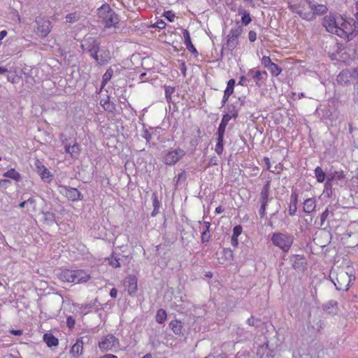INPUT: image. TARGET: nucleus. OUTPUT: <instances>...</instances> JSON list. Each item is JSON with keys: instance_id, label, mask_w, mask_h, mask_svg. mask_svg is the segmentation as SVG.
<instances>
[{"instance_id": "nucleus-1", "label": "nucleus", "mask_w": 358, "mask_h": 358, "mask_svg": "<svg viewBox=\"0 0 358 358\" xmlns=\"http://www.w3.org/2000/svg\"><path fill=\"white\" fill-rule=\"evenodd\" d=\"M326 31L335 34L345 41H350L358 34V26L353 19L343 17L341 15L329 14L322 19Z\"/></svg>"}, {"instance_id": "nucleus-2", "label": "nucleus", "mask_w": 358, "mask_h": 358, "mask_svg": "<svg viewBox=\"0 0 358 358\" xmlns=\"http://www.w3.org/2000/svg\"><path fill=\"white\" fill-rule=\"evenodd\" d=\"M288 8L292 13L308 21L313 20L328 10L325 5L315 4L313 0H288Z\"/></svg>"}, {"instance_id": "nucleus-3", "label": "nucleus", "mask_w": 358, "mask_h": 358, "mask_svg": "<svg viewBox=\"0 0 358 358\" xmlns=\"http://www.w3.org/2000/svg\"><path fill=\"white\" fill-rule=\"evenodd\" d=\"M99 21L104 26V28H115L117 27L120 19L118 15L108 4H103L97 10Z\"/></svg>"}, {"instance_id": "nucleus-4", "label": "nucleus", "mask_w": 358, "mask_h": 358, "mask_svg": "<svg viewBox=\"0 0 358 358\" xmlns=\"http://www.w3.org/2000/svg\"><path fill=\"white\" fill-rule=\"evenodd\" d=\"M271 241L275 246L287 252L293 244L294 237L285 233H274L271 236Z\"/></svg>"}, {"instance_id": "nucleus-5", "label": "nucleus", "mask_w": 358, "mask_h": 358, "mask_svg": "<svg viewBox=\"0 0 358 358\" xmlns=\"http://www.w3.org/2000/svg\"><path fill=\"white\" fill-rule=\"evenodd\" d=\"M243 32L241 27L232 28L226 38V42L223 45V50H227L232 52L236 50L239 44L238 38Z\"/></svg>"}, {"instance_id": "nucleus-6", "label": "nucleus", "mask_w": 358, "mask_h": 358, "mask_svg": "<svg viewBox=\"0 0 358 358\" xmlns=\"http://www.w3.org/2000/svg\"><path fill=\"white\" fill-rule=\"evenodd\" d=\"M35 33L40 38H45L52 31V23L46 16L39 15L35 19Z\"/></svg>"}, {"instance_id": "nucleus-7", "label": "nucleus", "mask_w": 358, "mask_h": 358, "mask_svg": "<svg viewBox=\"0 0 358 358\" xmlns=\"http://www.w3.org/2000/svg\"><path fill=\"white\" fill-rule=\"evenodd\" d=\"M185 155V150L179 148L173 150H169L167 152H166L164 156V162L165 164L169 166L175 165Z\"/></svg>"}, {"instance_id": "nucleus-8", "label": "nucleus", "mask_w": 358, "mask_h": 358, "mask_svg": "<svg viewBox=\"0 0 358 358\" xmlns=\"http://www.w3.org/2000/svg\"><path fill=\"white\" fill-rule=\"evenodd\" d=\"M60 140L64 145L65 152L69 154L71 158L78 159L81 152V148L78 142L75 140L73 145L69 144L66 137L63 134L61 135Z\"/></svg>"}, {"instance_id": "nucleus-9", "label": "nucleus", "mask_w": 358, "mask_h": 358, "mask_svg": "<svg viewBox=\"0 0 358 358\" xmlns=\"http://www.w3.org/2000/svg\"><path fill=\"white\" fill-rule=\"evenodd\" d=\"M120 342L118 338L112 334L106 335L101 341L99 343V347L102 352L112 350L118 348Z\"/></svg>"}, {"instance_id": "nucleus-10", "label": "nucleus", "mask_w": 358, "mask_h": 358, "mask_svg": "<svg viewBox=\"0 0 358 358\" xmlns=\"http://www.w3.org/2000/svg\"><path fill=\"white\" fill-rule=\"evenodd\" d=\"M59 192L69 200L76 201L83 199L82 194L76 189L68 186H60Z\"/></svg>"}, {"instance_id": "nucleus-11", "label": "nucleus", "mask_w": 358, "mask_h": 358, "mask_svg": "<svg viewBox=\"0 0 358 358\" xmlns=\"http://www.w3.org/2000/svg\"><path fill=\"white\" fill-rule=\"evenodd\" d=\"M238 115V110H236L234 107L232 110H229V113L224 114L222 116L221 122L219 125L217 134H222L224 135L227 126L229 122L232 119H236Z\"/></svg>"}, {"instance_id": "nucleus-12", "label": "nucleus", "mask_w": 358, "mask_h": 358, "mask_svg": "<svg viewBox=\"0 0 358 358\" xmlns=\"http://www.w3.org/2000/svg\"><path fill=\"white\" fill-rule=\"evenodd\" d=\"M34 165L43 180L50 182L52 180L53 176L38 159L35 160Z\"/></svg>"}, {"instance_id": "nucleus-13", "label": "nucleus", "mask_w": 358, "mask_h": 358, "mask_svg": "<svg viewBox=\"0 0 358 358\" xmlns=\"http://www.w3.org/2000/svg\"><path fill=\"white\" fill-rule=\"evenodd\" d=\"M84 46L87 47L88 52L92 57L99 52L100 43L94 38L90 37L85 39L84 44L82 45V47Z\"/></svg>"}, {"instance_id": "nucleus-14", "label": "nucleus", "mask_w": 358, "mask_h": 358, "mask_svg": "<svg viewBox=\"0 0 358 358\" xmlns=\"http://www.w3.org/2000/svg\"><path fill=\"white\" fill-rule=\"evenodd\" d=\"M335 285L338 289H348L350 282V276L347 273L341 272L337 275Z\"/></svg>"}, {"instance_id": "nucleus-15", "label": "nucleus", "mask_w": 358, "mask_h": 358, "mask_svg": "<svg viewBox=\"0 0 358 358\" xmlns=\"http://www.w3.org/2000/svg\"><path fill=\"white\" fill-rule=\"evenodd\" d=\"M128 294L132 295L137 291V278L134 275H129L124 280Z\"/></svg>"}, {"instance_id": "nucleus-16", "label": "nucleus", "mask_w": 358, "mask_h": 358, "mask_svg": "<svg viewBox=\"0 0 358 358\" xmlns=\"http://www.w3.org/2000/svg\"><path fill=\"white\" fill-rule=\"evenodd\" d=\"M93 58L99 65H104L109 62L111 59L110 52L108 50H102L94 55Z\"/></svg>"}, {"instance_id": "nucleus-17", "label": "nucleus", "mask_w": 358, "mask_h": 358, "mask_svg": "<svg viewBox=\"0 0 358 358\" xmlns=\"http://www.w3.org/2000/svg\"><path fill=\"white\" fill-rule=\"evenodd\" d=\"M74 270L64 269L59 274V279L62 282L75 283V278H73Z\"/></svg>"}, {"instance_id": "nucleus-18", "label": "nucleus", "mask_w": 358, "mask_h": 358, "mask_svg": "<svg viewBox=\"0 0 358 358\" xmlns=\"http://www.w3.org/2000/svg\"><path fill=\"white\" fill-rule=\"evenodd\" d=\"M83 350V341L82 338L76 340L75 344L73 345L70 350L71 355L74 357H78L82 355Z\"/></svg>"}, {"instance_id": "nucleus-19", "label": "nucleus", "mask_w": 358, "mask_h": 358, "mask_svg": "<svg viewBox=\"0 0 358 358\" xmlns=\"http://www.w3.org/2000/svg\"><path fill=\"white\" fill-rule=\"evenodd\" d=\"M73 278L76 281L75 284L86 282L90 279V275L84 270H74Z\"/></svg>"}, {"instance_id": "nucleus-20", "label": "nucleus", "mask_w": 358, "mask_h": 358, "mask_svg": "<svg viewBox=\"0 0 358 358\" xmlns=\"http://www.w3.org/2000/svg\"><path fill=\"white\" fill-rule=\"evenodd\" d=\"M335 209L336 207L334 205H329L326 208L320 216L321 226L324 225V222L329 218L334 217Z\"/></svg>"}, {"instance_id": "nucleus-21", "label": "nucleus", "mask_w": 358, "mask_h": 358, "mask_svg": "<svg viewBox=\"0 0 358 358\" xmlns=\"http://www.w3.org/2000/svg\"><path fill=\"white\" fill-rule=\"evenodd\" d=\"M316 208V199L315 198L306 199L303 205V211L306 213H310L315 210Z\"/></svg>"}, {"instance_id": "nucleus-22", "label": "nucleus", "mask_w": 358, "mask_h": 358, "mask_svg": "<svg viewBox=\"0 0 358 358\" xmlns=\"http://www.w3.org/2000/svg\"><path fill=\"white\" fill-rule=\"evenodd\" d=\"M43 341L46 345L51 347H56L59 345V340L52 334H45L43 335Z\"/></svg>"}, {"instance_id": "nucleus-23", "label": "nucleus", "mask_w": 358, "mask_h": 358, "mask_svg": "<svg viewBox=\"0 0 358 358\" xmlns=\"http://www.w3.org/2000/svg\"><path fill=\"white\" fill-rule=\"evenodd\" d=\"M270 188L271 181L268 180L263 187L260 193L261 202L268 203Z\"/></svg>"}, {"instance_id": "nucleus-24", "label": "nucleus", "mask_w": 358, "mask_h": 358, "mask_svg": "<svg viewBox=\"0 0 358 358\" xmlns=\"http://www.w3.org/2000/svg\"><path fill=\"white\" fill-rule=\"evenodd\" d=\"M170 328L176 335H180L182 330V324L181 321L178 320H172L169 324Z\"/></svg>"}, {"instance_id": "nucleus-25", "label": "nucleus", "mask_w": 358, "mask_h": 358, "mask_svg": "<svg viewBox=\"0 0 358 358\" xmlns=\"http://www.w3.org/2000/svg\"><path fill=\"white\" fill-rule=\"evenodd\" d=\"M224 135L217 134V143L215 148V151L218 155H221L224 151Z\"/></svg>"}, {"instance_id": "nucleus-26", "label": "nucleus", "mask_w": 358, "mask_h": 358, "mask_svg": "<svg viewBox=\"0 0 358 358\" xmlns=\"http://www.w3.org/2000/svg\"><path fill=\"white\" fill-rule=\"evenodd\" d=\"M3 176L19 181L21 178L20 174L14 169H10L3 173Z\"/></svg>"}, {"instance_id": "nucleus-27", "label": "nucleus", "mask_w": 358, "mask_h": 358, "mask_svg": "<svg viewBox=\"0 0 358 358\" xmlns=\"http://www.w3.org/2000/svg\"><path fill=\"white\" fill-rule=\"evenodd\" d=\"M156 322L159 324L164 323L167 317V314L165 310L160 308L157 310L156 314Z\"/></svg>"}, {"instance_id": "nucleus-28", "label": "nucleus", "mask_w": 358, "mask_h": 358, "mask_svg": "<svg viewBox=\"0 0 358 358\" xmlns=\"http://www.w3.org/2000/svg\"><path fill=\"white\" fill-rule=\"evenodd\" d=\"M113 75V70L111 68H109L106 70V73L103 74L101 81V87H104L108 82L111 79Z\"/></svg>"}, {"instance_id": "nucleus-29", "label": "nucleus", "mask_w": 358, "mask_h": 358, "mask_svg": "<svg viewBox=\"0 0 358 358\" xmlns=\"http://www.w3.org/2000/svg\"><path fill=\"white\" fill-rule=\"evenodd\" d=\"M315 175L318 182H323L325 180L326 174L320 166H317L315 169Z\"/></svg>"}, {"instance_id": "nucleus-30", "label": "nucleus", "mask_w": 358, "mask_h": 358, "mask_svg": "<svg viewBox=\"0 0 358 358\" xmlns=\"http://www.w3.org/2000/svg\"><path fill=\"white\" fill-rule=\"evenodd\" d=\"M268 70L273 76H278L282 71V69L275 63H273L271 66L268 69Z\"/></svg>"}, {"instance_id": "nucleus-31", "label": "nucleus", "mask_w": 358, "mask_h": 358, "mask_svg": "<svg viewBox=\"0 0 358 358\" xmlns=\"http://www.w3.org/2000/svg\"><path fill=\"white\" fill-rule=\"evenodd\" d=\"M175 92V87L171 86H166L165 87V96L166 99V101L170 103L172 101V94Z\"/></svg>"}, {"instance_id": "nucleus-32", "label": "nucleus", "mask_w": 358, "mask_h": 358, "mask_svg": "<svg viewBox=\"0 0 358 358\" xmlns=\"http://www.w3.org/2000/svg\"><path fill=\"white\" fill-rule=\"evenodd\" d=\"M235 84H236L235 80L230 79L227 83V86L224 92L227 93V94L231 95L234 93Z\"/></svg>"}, {"instance_id": "nucleus-33", "label": "nucleus", "mask_w": 358, "mask_h": 358, "mask_svg": "<svg viewBox=\"0 0 358 358\" xmlns=\"http://www.w3.org/2000/svg\"><path fill=\"white\" fill-rule=\"evenodd\" d=\"M241 14H242V17H241L242 24H244L245 26L249 24L252 21V19L250 17L249 12L244 10L241 13Z\"/></svg>"}, {"instance_id": "nucleus-34", "label": "nucleus", "mask_w": 358, "mask_h": 358, "mask_svg": "<svg viewBox=\"0 0 358 358\" xmlns=\"http://www.w3.org/2000/svg\"><path fill=\"white\" fill-rule=\"evenodd\" d=\"M261 64L262 65L266 68V69H268L269 67L271 66V65L273 64V62L271 61V58L269 56H265L264 55L262 58H261Z\"/></svg>"}, {"instance_id": "nucleus-35", "label": "nucleus", "mask_w": 358, "mask_h": 358, "mask_svg": "<svg viewBox=\"0 0 358 358\" xmlns=\"http://www.w3.org/2000/svg\"><path fill=\"white\" fill-rule=\"evenodd\" d=\"M264 76L265 77L267 76L266 71H256L255 72V75L253 76V78L255 80V83L257 85H259V82L262 79V76Z\"/></svg>"}, {"instance_id": "nucleus-36", "label": "nucleus", "mask_w": 358, "mask_h": 358, "mask_svg": "<svg viewBox=\"0 0 358 358\" xmlns=\"http://www.w3.org/2000/svg\"><path fill=\"white\" fill-rule=\"evenodd\" d=\"M65 18L67 22L73 23L78 20L79 16L77 13L74 12L66 15Z\"/></svg>"}, {"instance_id": "nucleus-37", "label": "nucleus", "mask_w": 358, "mask_h": 358, "mask_svg": "<svg viewBox=\"0 0 358 358\" xmlns=\"http://www.w3.org/2000/svg\"><path fill=\"white\" fill-rule=\"evenodd\" d=\"M101 104L106 110H108L109 112H113V110L115 109L114 104L110 103L108 99L105 101L103 103L102 101H101Z\"/></svg>"}, {"instance_id": "nucleus-38", "label": "nucleus", "mask_w": 358, "mask_h": 358, "mask_svg": "<svg viewBox=\"0 0 358 358\" xmlns=\"http://www.w3.org/2000/svg\"><path fill=\"white\" fill-rule=\"evenodd\" d=\"M163 15L171 22H173L176 18L175 13L171 10L165 11Z\"/></svg>"}, {"instance_id": "nucleus-39", "label": "nucleus", "mask_w": 358, "mask_h": 358, "mask_svg": "<svg viewBox=\"0 0 358 358\" xmlns=\"http://www.w3.org/2000/svg\"><path fill=\"white\" fill-rule=\"evenodd\" d=\"M184 44L185 45L186 48L187 49V50L189 52H192V54H195V55L198 54V52H197L196 48L192 44V41L187 42V43H184Z\"/></svg>"}, {"instance_id": "nucleus-40", "label": "nucleus", "mask_w": 358, "mask_h": 358, "mask_svg": "<svg viewBox=\"0 0 358 358\" xmlns=\"http://www.w3.org/2000/svg\"><path fill=\"white\" fill-rule=\"evenodd\" d=\"M119 260L120 259L115 257H111L109 264L114 268H119L120 267V263Z\"/></svg>"}, {"instance_id": "nucleus-41", "label": "nucleus", "mask_w": 358, "mask_h": 358, "mask_svg": "<svg viewBox=\"0 0 358 358\" xmlns=\"http://www.w3.org/2000/svg\"><path fill=\"white\" fill-rule=\"evenodd\" d=\"M210 238V231L208 229H206L201 234V241L202 243H207L208 242L209 239Z\"/></svg>"}, {"instance_id": "nucleus-42", "label": "nucleus", "mask_w": 358, "mask_h": 358, "mask_svg": "<svg viewBox=\"0 0 358 358\" xmlns=\"http://www.w3.org/2000/svg\"><path fill=\"white\" fill-rule=\"evenodd\" d=\"M242 232V227L241 225L235 226L233 229L232 236L234 238H238Z\"/></svg>"}, {"instance_id": "nucleus-43", "label": "nucleus", "mask_w": 358, "mask_h": 358, "mask_svg": "<svg viewBox=\"0 0 358 358\" xmlns=\"http://www.w3.org/2000/svg\"><path fill=\"white\" fill-rule=\"evenodd\" d=\"M154 27H157L159 29H163L166 27V23L162 20H158L153 25Z\"/></svg>"}, {"instance_id": "nucleus-44", "label": "nucleus", "mask_w": 358, "mask_h": 358, "mask_svg": "<svg viewBox=\"0 0 358 358\" xmlns=\"http://www.w3.org/2000/svg\"><path fill=\"white\" fill-rule=\"evenodd\" d=\"M76 322L72 316H69L66 318V325L70 329L73 328L75 326Z\"/></svg>"}, {"instance_id": "nucleus-45", "label": "nucleus", "mask_w": 358, "mask_h": 358, "mask_svg": "<svg viewBox=\"0 0 358 358\" xmlns=\"http://www.w3.org/2000/svg\"><path fill=\"white\" fill-rule=\"evenodd\" d=\"M182 34H183V37H184V43L192 41L191 38H190V34L187 29L183 30Z\"/></svg>"}, {"instance_id": "nucleus-46", "label": "nucleus", "mask_w": 358, "mask_h": 358, "mask_svg": "<svg viewBox=\"0 0 358 358\" xmlns=\"http://www.w3.org/2000/svg\"><path fill=\"white\" fill-rule=\"evenodd\" d=\"M153 196H154L153 200H152L153 206L155 208V210H157L159 208V201L158 200L157 196L155 195V194H154Z\"/></svg>"}, {"instance_id": "nucleus-47", "label": "nucleus", "mask_w": 358, "mask_h": 358, "mask_svg": "<svg viewBox=\"0 0 358 358\" xmlns=\"http://www.w3.org/2000/svg\"><path fill=\"white\" fill-rule=\"evenodd\" d=\"M248 38L251 42H254L257 39V34L254 31H250L248 33Z\"/></svg>"}, {"instance_id": "nucleus-48", "label": "nucleus", "mask_w": 358, "mask_h": 358, "mask_svg": "<svg viewBox=\"0 0 358 358\" xmlns=\"http://www.w3.org/2000/svg\"><path fill=\"white\" fill-rule=\"evenodd\" d=\"M261 203H262V204H261V208L259 210V213L262 217H264L265 215L266 207L268 203H264V202H261Z\"/></svg>"}, {"instance_id": "nucleus-49", "label": "nucleus", "mask_w": 358, "mask_h": 358, "mask_svg": "<svg viewBox=\"0 0 358 358\" xmlns=\"http://www.w3.org/2000/svg\"><path fill=\"white\" fill-rule=\"evenodd\" d=\"M297 207L295 205L291 204L289 207V213L290 215L293 216L295 215L296 212Z\"/></svg>"}, {"instance_id": "nucleus-50", "label": "nucleus", "mask_w": 358, "mask_h": 358, "mask_svg": "<svg viewBox=\"0 0 358 358\" xmlns=\"http://www.w3.org/2000/svg\"><path fill=\"white\" fill-rule=\"evenodd\" d=\"M231 94H227V93L224 92V96L222 100V106H224L227 102L229 101V99L230 97Z\"/></svg>"}, {"instance_id": "nucleus-51", "label": "nucleus", "mask_w": 358, "mask_h": 358, "mask_svg": "<svg viewBox=\"0 0 358 358\" xmlns=\"http://www.w3.org/2000/svg\"><path fill=\"white\" fill-rule=\"evenodd\" d=\"M264 161L266 165V169L270 170L271 165V162H270L269 158L268 157H264Z\"/></svg>"}, {"instance_id": "nucleus-52", "label": "nucleus", "mask_w": 358, "mask_h": 358, "mask_svg": "<svg viewBox=\"0 0 358 358\" xmlns=\"http://www.w3.org/2000/svg\"><path fill=\"white\" fill-rule=\"evenodd\" d=\"M291 199H292V204L297 206V202H298L297 195L296 194H292L291 196Z\"/></svg>"}, {"instance_id": "nucleus-53", "label": "nucleus", "mask_w": 358, "mask_h": 358, "mask_svg": "<svg viewBox=\"0 0 358 358\" xmlns=\"http://www.w3.org/2000/svg\"><path fill=\"white\" fill-rule=\"evenodd\" d=\"M110 296L112 298H116L117 296V290L115 288H112L110 292Z\"/></svg>"}, {"instance_id": "nucleus-54", "label": "nucleus", "mask_w": 358, "mask_h": 358, "mask_svg": "<svg viewBox=\"0 0 358 358\" xmlns=\"http://www.w3.org/2000/svg\"><path fill=\"white\" fill-rule=\"evenodd\" d=\"M223 252L225 256L232 257H233V252L229 249H224Z\"/></svg>"}, {"instance_id": "nucleus-55", "label": "nucleus", "mask_w": 358, "mask_h": 358, "mask_svg": "<svg viewBox=\"0 0 358 358\" xmlns=\"http://www.w3.org/2000/svg\"><path fill=\"white\" fill-rule=\"evenodd\" d=\"M10 333L15 336H21L22 334V331L20 330V329H17V330L13 329L10 331Z\"/></svg>"}, {"instance_id": "nucleus-56", "label": "nucleus", "mask_w": 358, "mask_h": 358, "mask_svg": "<svg viewBox=\"0 0 358 358\" xmlns=\"http://www.w3.org/2000/svg\"><path fill=\"white\" fill-rule=\"evenodd\" d=\"M224 210V208H222V206H219L215 208V214H220V213H223Z\"/></svg>"}, {"instance_id": "nucleus-57", "label": "nucleus", "mask_w": 358, "mask_h": 358, "mask_svg": "<svg viewBox=\"0 0 358 358\" xmlns=\"http://www.w3.org/2000/svg\"><path fill=\"white\" fill-rule=\"evenodd\" d=\"M7 31L6 30H3L0 31V41L3 39L7 36Z\"/></svg>"}, {"instance_id": "nucleus-58", "label": "nucleus", "mask_w": 358, "mask_h": 358, "mask_svg": "<svg viewBox=\"0 0 358 358\" xmlns=\"http://www.w3.org/2000/svg\"><path fill=\"white\" fill-rule=\"evenodd\" d=\"M336 176L337 178L339 179V180L343 178H344L343 171L336 172Z\"/></svg>"}, {"instance_id": "nucleus-59", "label": "nucleus", "mask_w": 358, "mask_h": 358, "mask_svg": "<svg viewBox=\"0 0 358 358\" xmlns=\"http://www.w3.org/2000/svg\"><path fill=\"white\" fill-rule=\"evenodd\" d=\"M231 243L234 246H236L238 243V238H234L233 236H231Z\"/></svg>"}, {"instance_id": "nucleus-60", "label": "nucleus", "mask_w": 358, "mask_h": 358, "mask_svg": "<svg viewBox=\"0 0 358 358\" xmlns=\"http://www.w3.org/2000/svg\"><path fill=\"white\" fill-rule=\"evenodd\" d=\"M101 358H117V357L112 354H106L102 356Z\"/></svg>"}, {"instance_id": "nucleus-61", "label": "nucleus", "mask_w": 358, "mask_h": 358, "mask_svg": "<svg viewBox=\"0 0 358 358\" xmlns=\"http://www.w3.org/2000/svg\"><path fill=\"white\" fill-rule=\"evenodd\" d=\"M355 8H356L355 17L358 22V0L356 2Z\"/></svg>"}, {"instance_id": "nucleus-62", "label": "nucleus", "mask_w": 358, "mask_h": 358, "mask_svg": "<svg viewBox=\"0 0 358 358\" xmlns=\"http://www.w3.org/2000/svg\"><path fill=\"white\" fill-rule=\"evenodd\" d=\"M26 201H27V203H31V204L35 203V199L33 197L29 198Z\"/></svg>"}, {"instance_id": "nucleus-63", "label": "nucleus", "mask_w": 358, "mask_h": 358, "mask_svg": "<svg viewBox=\"0 0 358 358\" xmlns=\"http://www.w3.org/2000/svg\"><path fill=\"white\" fill-rule=\"evenodd\" d=\"M245 80V76H242L241 77V79H240L239 82H238V85H243Z\"/></svg>"}, {"instance_id": "nucleus-64", "label": "nucleus", "mask_w": 358, "mask_h": 358, "mask_svg": "<svg viewBox=\"0 0 358 358\" xmlns=\"http://www.w3.org/2000/svg\"><path fill=\"white\" fill-rule=\"evenodd\" d=\"M7 71V69L4 67H0V74H3Z\"/></svg>"}]
</instances>
